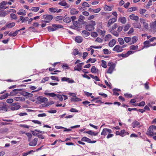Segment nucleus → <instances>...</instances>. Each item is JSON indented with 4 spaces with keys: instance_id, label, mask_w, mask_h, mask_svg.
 <instances>
[{
    "instance_id": "f257e3e1",
    "label": "nucleus",
    "mask_w": 156,
    "mask_h": 156,
    "mask_svg": "<svg viewBox=\"0 0 156 156\" xmlns=\"http://www.w3.org/2000/svg\"><path fill=\"white\" fill-rule=\"evenodd\" d=\"M96 22L94 21H90L85 26L86 29L88 31H91L94 29V26L96 25Z\"/></svg>"
},
{
    "instance_id": "f03ea898",
    "label": "nucleus",
    "mask_w": 156,
    "mask_h": 156,
    "mask_svg": "<svg viewBox=\"0 0 156 156\" xmlns=\"http://www.w3.org/2000/svg\"><path fill=\"white\" fill-rule=\"evenodd\" d=\"M52 27L49 26L48 27V29L49 31H53L56 30L57 29L60 28L62 27L61 25H57L56 24H53Z\"/></svg>"
},
{
    "instance_id": "7ed1b4c3",
    "label": "nucleus",
    "mask_w": 156,
    "mask_h": 156,
    "mask_svg": "<svg viewBox=\"0 0 156 156\" xmlns=\"http://www.w3.org/2000/svg\"><path fill=\"white\" fill-rule=\"evenodd\" d=\"M8 111V106L5 102L0 103V112H7Z\"/></svg>"
},
{
    "instance_id": "20e7f679",
    "label": "nucleus",
    "mask_w": 156,
    "mask_h": 156,
    "mask_svg": "<svg viewBox=\"0 0 156 156\" xmlns=\"http://www.w3.org/2000/svg\"><path fill=\"white\" fill-rule=\"evenodd\" d=\"M10 107V108L11 110L14 111L17 110L20 108V106L18 103H13L11 105Z\"/></svg>"
},
{
    "instance_id": "39448f33",
    "label": "nucleus",
    "mask_w": 156,
    "mask_h": 156,
    "mask_svg": "<svg viewBox=\"0 0 156 156\" xmlns=\"http://www.w3.org/2000/svg\"><path fill=\"white\" fill-rule=\"evenodd\" d=\"M73 29L77 30H79V29L82 27L81 24L79 22L77 21L73 22Z\"/></svg>"
},
{
    "instance_id": "423d86ee",
    "label": "nucleus",
    "mask_w": 156,
    "mask_h": 156,
    "mask_svg": "<svg viewBox=\"0 0 156 156\" xmlns=\"http://www.w3.org/2000/svg\"><path fill=\"white\" fill-rule=\"evenodd\" d=\"M43 19L45 20L42 21V22H44L45 23H48L51 20H52L53 18V16L52 15H44L43 16Z\"/></svg>"
},
{
    "instance_id": "0eeeda50",
    "label": "nucleus",
    "mask_w": 156,
    "mask_h": 156,
    "mask_svg": "<svg viewBox=\"0 0 156 156\" xmlns=\"http://www.w3.org/2000/svg\"><path fill=\"white\" fill-rule=\"evenodd\" d=\"M154 40H149L145 41L144 44L146 47H147L150 46H154L156 44V43H154L153 44H151V42L153 41Z\"/></svg>"
},
{
    "instance_id": "6e6552de",
    "label": "nucleus",
    "mask_w": 156,
    "mask_h": 156,
    "mask_svg": "<svg viewBox=\"0 0 156 156\" xmlns=\"http://www.w3.org/2000/svg\"><path fill=\"white\" fill-rule=\"evenodd\" d=\"M140 22L143 24L144 27L146 29H147L148 28V23L146 22L145 20L143 19H140Z\"/></svg>"
},
{
    "instance_id": "1a4fd4ad",
    "label": "nucleus",
    "mask_w": 156,
    "mask_h": 156,
    "mask_svg": "<svg viewBox=\"0 0 156 156\" xmlns=\"http://www.w3.org/2000/svg\"><path fill=\"white\" fill-rule=\"evenodd\" d=\"M117 20V19L116 18H113L112 19H110L109 20L108 23L107 24V26L109 27L112 24L115 23Z\"/></svg>"
},
{
    "instance_id": "9d476101",
    "label": "nucleus",
    "mask_w": 156,
    "mask_h": 156,
    "mask_svg": "<svg viewBox=\"0 0 156 156\" xmlns=\"http://www.w3.org/2000/svg\"><path fill=\"white\" fill-rule=\"evenodd\" d=\"M38 100L40 101L41 103L45 102L48 101V99L42 96H40L37 98Z\"/></svg>"
},
{
    "instance_id": "9b49d317",
    "label": "nucleus",
    "mask_w": 156,
    "mask_h": 156,
    "mask_svg": "<svg viewBox=\"0 0 156 156\" xmlns=\"http://www.w3.org/2000/svg\"><path fill=\"white\" fill-rule=\"evenodd\" d=\"M85 19L84 16L82 15H80L79 16V18L78 20V22L80 23L81 25L84 24L85 22L83 21V20Z\"/></svg>"
},
{
    "instance_id": "f8f14e48",
    "label": "nucleus",
    "mask_w": 156,
    "mask_h": 156,
    "mask_svg": "<svg viewBox=\"0 0 156 156\" xmlns=\"http://www.w3.org/2000/svg\"><path fill=\"white\" fill-rule=\"evenodd\" d=\"M154 131L152 129L150 130L149 127L146 133V134L150 136H152L154 135H156V133H154Z\"/></svg>"
},
{
    "instance_id": "ddd939ff",
    "label": "nucleus",
    "mask_w": 156,
    "mask_h": 156,
    "mask_svg": "<svg viewBox=\"0 0 156 156\" xmlns=\"http://www.w3.org/2000/svg\"><path fill=\"white\" fill-rule=\"evenodd\" d=\"M37 140L38 139L35 138L33 141L30 142L29 145L30 146H34L36 145Z\"/></svg>"
},
{
    "instance_id": "4468645a",
    "label": "nucleus",
    "mask_w": 156,
    "mask_h": 156,
    "mask_svg": "<svg viewBox=\"0 0 156 156\" xmlns=\"http://www.w3.org/2000/svg\"><path fill=\"white\" fill-rule=\"evenodd\" d=\"M58 4V5L62 6H66L65 8H68L69 7V5H68L65 1L63 0L62 1V2H59Z\"/></svg>"
},
{
    "instance_id": "2eb2a0df",
    "label": "nucleus",
    "mask_w": 156,
    "mask_h": 156,
    "mask_svg": "<svg viewBox=\"0 0 156 156\" xmlns=\"http://www.w3.org/2000/svg\"><path fill=\"white\" fill-rule=\"evenodd\" d=\"M79 12V11L76 10V9L74 8H72L70 11V13L71 15H76L78 14Z\"/></svg>"
},
{
    "instance_id": "dca6fc26",
    "label": "nucleus",
    "mask_w": 156,
    "mask_h": 156,
    "mask_svg": "<svg viewBox=\"0 0 156 156\" xmlns=\"http://www.w3.org/2000/svg\"><path fill=\"white\" fill-rule=\"evenodd\" d=\"M132 126L133 128H135L136 127H140L141 126L140 122L136 121H134L132 123Z\"/></svg>"
},
{
    "instance_id": "f3484780",
    "label": "nucleus",
    "mask_w": 156,
    "mask_h": 156,
    "mask_svg": "<svg viewBox=\"0 0 156 156\" xmlns=\"http://www.w3.org/2000/svg\"><path fill=\"white\" fill-rule=\"evenodd\" d=\"M61 80L62 81H67L69 83H72L74 82V81L73 80H70L69 78L64 77L62 78L61 79Z\"/></svg>"
},
{
    "instance_id": "a211bd4d",
    "label": "nucleus",
    "mask_w": 156,
    "mask_h": 156,
    "mask_svg": "<svg viewBox=\"0 0 156 156\" xmlns=\"http://www.w3.org/2000/svg\"><path fill=\"white\" fill-rule=\"evenodd\" d=\"M21 89H17L13 90L12 92L10 93V95H14L17 94L18 93V91H21L22 90Z\"/></svg>"
},
{
    "instance_id": "6ab92c4d",
    "label": "nucleus",
    "mask_w": 156,
    "mask_h": 156,
    "mask_svg": "<svg viewBox=\"0 0 156 156\" xmlns=\"http://www.w3.org/2000/svg\"><path fill=\"white\" fill-rule=\"evenodd\" d=\"M115 67V65H113L112 66H110L109 69H108V70L107 72V73H108L111 74L112 73L113 71L114 70Z\"/></svg>"
},
{
    "instance_id": "aec40b11",
    "label": "nucleus",
    "mask_w": 156,
    "mask_h": 156,
    "mask_svg": "<svg viewBox=\"0 0 156 156\" xmlns=\"http://www.w3.org/2000/svg\"><path fill=\"white\" fill-rule=\"evenodd\" d=\"M129 16L130 19L132 20L137 21L139 19L138 17V16H135L134 14L131 15Z\"/></svg>"
},
{
    "instance_id": "412c9836",
    "label": "nucleus",
    "mask_w": 156,
    "mask_h": 156,
    "mask_svg": "<svg viewBox=\"0 0 156 156\" xmlns=\"http://www.w3.org/2000/svg\"><path fill=\"white\" fill-rule=\"evenodd\" d=\"M134 27L135 28L140 29L141 26L140 23L136 22L133 24Z\"/></svg>"
},
{
    "instance_id": "4be33fe9",
    "label": "nucleus",
    "mask_w": 156,
    "mask_h": 156,
    "mask_svg": "<svg viewBox=\"0 0 156 156\" xmlns=\"http://www.w3.org/2000/svg\"><path fill=\"white\" fill-rule=\"evenodd\" d=\"M22 95L25 96H28L30 97H31L33 96L32 94L25 91L22 92Z\"/></svg>"
},
{
    "instance_id": "5701e85b",
    "label": "nucleus",
    "mask_w": 156,
    "mask_h": 156,
    "mask_svg": "<svg viewBox=\"0 0 156 156\" xmlns=\"http://www.w3.org/2000/svg\"><path fill=\"white\" fill-rule=\"evenodd\" d=\"M74 69L75 70H77L78 71H80L82 69V65L80 64H77L76 66H75Z\"/></svg>"
},
{
    "instance_id": "b1692460",
    "label": "nucleus",
    "mask_w": 156,
    "mask_h": 156,
    "mask_svg": "<svg viewBox=\"0 0 156 156\" xmlns=\"http://www.w3.org/2000/svg\"><path fill=\"white\" fill-rule=\"evenodd\" d=\"M29 19V18L28 17H24L22 16H20V20L21 21H22V23L26 22Z\"/></svg>"
},
{
    "instance_id": "393cba45",
    "label": "nucleus",
    "mask_w": 156,
    "mask_h": 156,
    "mask_svg": "<svg viewBox=\"0 0 156 156\" xmlns=\"http://www.w3.org/2000/svg\"><path fill=\"white\" fill-rule=\"evenodd\" d=\"M79 54L80 56L81 55V53H79V50H78L76 48L75 49L73 52V55H78Z\"/></svg>"
},
{
    "instance_id": "a878e982",
    "label": "nucleus",
    "mask_w": 156,
    "mask_h": 156,
    "mask_svg": "<svg viewBox=\"0 0 156 156\" xmlns=\"http://www.w3.org/2000/svg\"><path fill=\"white\" fill-rule=\"evenodd\" d=\"M81 140L83 141H86L89 143L91 141V140L86 137H83L81 139Z\"/></svg>"
},
{
    "instance_id": "bb28decb",
    "label": "nucleus",
    "mask_w": 156,
    "mask_h": 156,
    "mask_svg": "<svg viewBox=\"0 0 156 156\" xmlns=\"http://www.w3.org/2000/svg\"><path fill=\"white\" fill-rule=\"evenodd\" d=\"M15 23L12 22L9 23L8 24H7L6 25V27L8 28H11L12 27L15 26Z\"/></svg>"
},
{
    "instance_id": "cd10ccee",
    "label": "nucleus",
    "mask_w": 156,
    "mask_h": 156,
    "mask_svg": "<svg viewBox=\"0 0 156 156\" xmlns=\"http://www.w3.org/2000/svg\"><path fill=\"white\" fill-rule=\"evenodd\" d=\"M120 46L119 45H116L115 46V47L113 48V51H117V52H121V50L120 49Z\"/></svg>"
},
{
    "instance_id": "c85d7f7f",
    "label": "nucleus",
    "mask_w": 156,
    "mask_h": 156,
    "mask_svg": "<svg viewBox=\"0 0 156 156\" xmlns=\"http://www.w3.org/2000/svg\"><path fill=\"white\" fill-rule=\"evenodd\" d=\"M75 98H72L71 99V101H81V99L80 98H78L76 96V97H74Z\"/></svg>"
},
{
    "instance_id": "c756f323",
    "label": "nucleus",
    "mask_w": 156,
    "mask_h": 156,
    "mask_svg": "<svg viewBox=\"0 0 156 156\" xmlns=\"http://www.w3.org/2000/svg\"><path fill=\"white\" fill-rule=\"evenodd\" d=\"M115 40H112L110 41L109 43V45L111 47H112L115 44Z\"/></svg>"
},
{
    "instance_id": "7c9ffc66",
    "label": "nucleus",
    "mask_w": 156,
    "mask_h": 156,
    "mask_svg": "<svg viewBox=\"0 0 156 156\" xmlns=\"http://www.w3.org/2000/svg\"><path fill=\"white\" fill-rule=\"evenodd\" d=\"M150 27L152 28H156V20L152 22L150 24Z\"/></svg>"
},
{
    "instance_id": "2f4dec72",
    "label": "nucleus",
    "mask_w": 156,
    "mask_h": 156,
    "mask_svg": "<svg viewBox=\"0 0 156 156\" xmlns=\"http://www.w3.org/2000/svg\"><path fill=\"white\" fill-rule=\"evenodd\" d=\"M141 36L142 37H143V38H144L145 39L146 38H147V39H149L151 37V36L148 35L147 34H143L141 35Z\"/></svg>"
},
{
    "instance_id": "473e14b6",
    "label": "nucleus",
    "mask_w": 156,
    "mask_h": 156,
    "mask_svg": "<svg viewBox=\"0 0 156 156\" xmlns=\"http://www.w3.org/2000/svg\"><path fill=\"white\" fill-rule=\"evenodd\" d=\"M71 18L69 17H67L63 19V21L66 23H70L71 21Z\"/></svg>"
},
{
    "instance_id": "72a5a7b5",
    "label": "nucleus",
    "mask_w": 156,
    "mask_h": 156,
    "mask_svg": "<svg viewBox=\"0 0 156 156\" xmlns=\"http://www.w3.org/2000/svg\"><path fill=\"white\" fill-rule=\"evenodd\" d=\"M20 31V30H17L15 32H11L9 35H11L12 36H15L18 33V32Z\"/></svg>"
},
{
    "instance_id": "f704fd0d",
    "label": "nucleus",
    "mask_w": 156,
    "mask_h": 156,
    "mask_svg": "<svg viewBox=\"0 0 156 156\" xmlns=\"http://www.w3.org/2000/svg\"><path fill=\"white\" fill-rule=\"evenodd\" d=\"M17 13L18 15L23 16H25L26 15L25 11L24 10H21L20 11L17 12Z\"/></svg>"
},
{
    "instance_id": "c9c22d12",
    "label": "nucleus",
    "mask_w": 156,
    "mask_h": 156,
    "mask_svg": "<svg viewBox=\"0 0 156 156\" xmlns=\"http://www.w3.org/2000/svg\"><path fill=\"white\" fill-rule=\"evenodd\" d=\"M90 34V33L86 30H83L82 31V34L85 37H87Z\"/></svg>"
},
{
    "instance_id": "e433bc0d",
    "label": "nucleus",
    "mask_w": 156,
    "mask_h": 156,
    "mask_svg": "<svg viewBox=\"0 0 156 156\" xmlns=\"http://www.w3.org/2000/svg\"><path fill=\"white\" fill-rule=\"evenodd\" d=\"M46 95H48L51 97H54L56 96V95L54 93H44Z\"/></svg>"
},
{
    "instance_id": "4c0bfd02",
    "label": "nucleus",
    "mask_w": 156,
    "mask_h": 156,
    "mask_svg": "<svg viewBox=\"0 0 156 156\" xmlns=\"http://www.w3.org/2000/svg\"><path fill=\"white\" fill-rule=\"evenodd\" d=\"M58 9L53 8H51L49 9V10L51 12H57Z\"/></svg>"
},
{
    "instance_id": "58836bf2",
    "label": "nucleus",
    "mask_w": 156,
    "mask_h": 156,
    "mask_svg": "<svg viewBox=\"0 0 156 156\" xmlns=\"http://www.w3.org/2000/svg\"><path fill=\"white\" fill-rule=\"evenodd\" d=\"M102 63H101V66L102 67L104 68H106L107 67L106 65V62L104 60H101Z\"/></svg>"
},
{
    "instance_id": "ea45409f",
    "label": "nucleus",
    "mask_w": 156,
    "mask_h": 156,
    "mask_svg": "<svg viewBox=\"0 0 156 156\" xmlns=\"http://www.w3.org/2000/svg\"><path fill=\"white\" fill-rule=\"evenodd\" d=\"M105 11H111L112 10L111 7L106 5H105Z\"/></svg>"
},
{
    "instance_id": "a19ab883",
    "label": "nucleus",
    "mask_w": 156,
    "mask_h": 156,
    "mask_svg": "<svg viewBox=\"0 0 156 156\" xmlns=\"http://www.w3.org/2000/svg\"><path fill=\"white\" fill-rule=\"evenodd\" d=\"M90 76L92 78L95 79L96 81H99L100 80V79L97 76H94L93 75L91 74L90 75Z\"/></svg>"
},
{
    "instance_id": "79ce46f5",
    "label": "nucleus",
    "mask_w": 156,
    "mask_h": 156,
    "mask_svg": "<svg viewBox=\"0 0 156 156\" xmlns=\"http://www.w3.org/2000/svg\"><path fill=\"white\" fill-rule=\"evenodd\" d=\"M9 96V94L8 93H6L5 94L1 96L0 97V100H3L6 98H7Z\"/></svg>"
},
{
    "instance_id": "37998d69",
    "label": "nucleus",
    "mask_w": 156,
    "mask_h": 156,
    "mask_svg": "<svg viewBox=\"0 0 156 156\" xmlns=\"http://www.w3.org/2000/svg\"><path fill=\"white\" fill-rule=\"evenodd\" d=\"M96 61V60L95 58L92 59L91 58H89L87 61V63H88L90 62H91L92 63L95 62Z\"/></svg>"
},
{
    "instance_id": "c03bdc74",
    "label": "nucleus",
    "mask_w": 156,
    "mask_h": 156,
    "mask_svg": "<svg viewBox=\"0 0 156 156\" xmlns=\"http://www.w3.org/2000/svg\"><path fill=\"white\" fill-rule=\"evenodd\" d=\"M39 9V7H33L31 9V10L32 11H34L35 12H37L38 11Z\"/></svg>"
},
{
    "instance_id": "a18cd8bd",
    "label": "nucleus",
    "mask_w": 156,
    "mask_h": 156,
    "mask_svg": "<svg viewBox=\"0 0 156 156\" xmlns=\"http://www.w3.org/2000/svg\"><path fill=\"white\" fill-rule=\"evenodd\" d=\"M147 10L145 9H141L140 10V14H143L145 13Z\"/></svg>"
},
{
    "instance_id": "49530a36",
    "label": "nucleus",
    "mask_w": 156,
    "mask_h": 156,
    "mask_svg": "<svg viewBox=\"0 0 156 156\" xmlns=\"http://www.w3.org/2000/svg\"><path fill=\"white\" fill-rule=\"evenodd\" d=\"M136 10V7H133L129 8L128 9V11L129 12H131L132 11H135Z\"/></svg>"
},
{
    "instance_id": "de8ad7c7",
    "label": "nucleus",
    "mask_w": 156,
    "mask_h": 156,
    "mask_svg": "<svg viewBox=\"0 0 156 156\" xmlns=\"http://www.w3.org/2000/svg\"><path fill=\"white\" fill-rule=\"evenodd\" d=\"M49 79V77H46L44 78L41 80V82L42 83H44L45 81H48Z\"/></svg>"
},
{
    "instance_id": "09e8293b",
    "label": "nucleus",
    "mask_w": 156,
    "mask_h": 156,
    "mask_svg": "<svg viewBox=\"0 0 156 156\" xmlns=\"http://www.w3.org/2000/svg\"><path fill=\"white\" fill-rule=\"evenodd\" d=\"M130 26L129 24H127L126 25L125 27L124 28V30L125 31H126L128 30L129 29L130 27Z\"/></svg>"
},
{
    "instance_id": "8fccbe9b",
    "label": "nucleus",
    "mask_w": 156,
    "mask_h": 156,
    "mask_svg": "<svg viewBox=\"0 0 156 156\" xmlns=\"http://www.w3.org/2000/svg\"><path fill=\"white\" fill-rule=\"evenodd\" d=\"M120 22L122 24H124L126 22V19L125 17H123L121 18Z\"/></svg>"
},
{
    "instance_id": "3c124183",
    "label": "nucleus",
    "mask_w": 156,
    "mask_h": 156,
    "mask_svg": "<svg viewBox=\"0 0 156 156\" xmlns=\"http://www.w3.org/2000/svg\"><path fill=\"white\" fill-rule=\"evenodd\" d=\"M91 71L93 73H96V71L95 66H93L92 67Z\"/></svg>"
},
{
    "instance_id": "603ef678",
    "label": "nucleus",
    "mask_w": 156,
    "mask_h": 156,
    "mask_svg": "<svg viewBox=\"0 0 156 156\" xmlns=\"http://www.w3.org/2000/svg\"><path fill=\"white\" fill-rule=\"evenodd\" d=\"M106 132H107L106 128L104 129L101 133V134L102 135L105 136L107 134Z\"/></svg>"
},
{
    "instance_id": "864d4df0",
    "label": "nucleus",
    "mask_w": 156,
    "mask_h": 156,
    "mask_svg": "<svg viewBox=\"0 0 156 156\" xmlns=\"http://www.w3.org/2000/svg\"><path fill=\"white\" fill-rule=\"evenodd\" d=\"M152 4V0H149V2H148L147 4L146 5V8L147 9H149V6L151 5Z\"/></svg>"
},
{
    "instance_id": "5fc2aeb1",
    "label": "nucleus",
    "mask_w": 156,
    "mask_h": 156,
    "mask_svg": "<svg viewBox=\"0 0 156 156\" xmlns=\"http://www.w3.org/2000/svg\"><path fill=\"white\" fill-rule=\"evenodd\" d=\"M10 16L13 19L16 20L17 19V16L14 14L11 13L10 14Z\"/></svg>"
},
{
    "instance_id": "6e6d98bb",
    "label": "nucleus",
    "mask_w": 156,
    "mask_h": 156,
    "mask_svg": "<svg viewBox=\"0 0 156 156\" xmlns=\"http://www.w3.org/2000/svg\"><path fill=\"white\" fill-rule=\"evenodd\" d=\"M103 51H104V54H109L110 53V52L108 49H103Z\"/></svg>"
},
{
    "instance_id": "4d7b16f0",
    "label": "nucleus",
    "mask_w": 156,
    "mask_h": 156,
    "mask_svg": "<svg viewBox=\"0 0 156 156\" xmlns=\"http://www.w3.org/2000/svg\"><path fill=\"white\" fill-rule=\"evenodd\" d=\"M91 35L93 37H95L98 36V34L96 32H92L91 33Z\"/></svg>"
},
{
    "instance_id": "13d9d810",
    "label": "nucleus",
    "mask_w": 156,
    "mask_h": 156,
    "mask_svg": "<svg viewBox=\"0 0 156 156\" xmlns=\"http://www.w3.org/2000/svg\"><path fill=\"white\" fill-rule=\"evenodd\" d=\"M82 6L87 7H88L90 6V5L87 2H84L82 4Z\"/></svg>"
},
{
    "instance_id": "bf43d9fd",
    "label": "nucleus",
    "mask_w": 156,
    "mask_h": 156,
    "mask_svg": "<svg viewBox=\"0 0 156 156\" xmlns=\"http://www.w3.org/2000/svg\"><path fill=\"white\" fill-rule=\"evenodd\" d=\"M112 34L118 37L119 36V34H118V32L115 31H113L112 32Z\"/></svg>"
},
{
    "instance_id": "052dcab7",
    "label": "nucleus",
    "mask_w": 156,
    "mask_h": 156,
    "mask_svg": "<svg viewBox=\"0 0 156 156\" xmlns=\"http://www.w3.org/2000/svg\"><path fill=\"white\" fill-rule=\"evenodd\" d=\"M7 2H6L4 1L0 3V7H5L4 5H6L7 4Z\"/></svg>"
},
{
    "instance_id": "680f3d73",
    "label": "nucleus",
    "mask_w": 156,
    "mask_h": 156,
    "mask_svg": "<svg viewBox=\"0 0 156 156\" xmlns=\"http://www.w3.org/2000/svg\"><path fill=\"white\" fill-rule=\"evenodd\" d=\"M51 78L52 80H56L58 81H59L58 78L57 77L52 76H51Z\"/></svg>"
},
{
    "instance_id": "e2e57ef3",
    "label": "nucleus",
    "mask_w": 156,
    "mask_h": 156,
    "mask_svg": "<svg viewBox=\"0 0 156 156\" xmlns=\"http://www.w3.org/2000/svg\"><path fill=\"white\" fill-rule=\"evenodd\" d=\"M13 101V100L12 99H8L6 100V102L8 103H12Z\"/></svg>"
},
{
    "instance_id": "0e129e2a",
    "label": "nucleus",
    "mask_w": 156,
    "mask_h": 156,
    "mask_svg": "<svg viewBox=\"0 0 156 156\" xmlns=\"http://www.w3.org/2000/svg\"><path fill=\"white\" fill-rule=\"evenodd\" d=\"M14 99L17 101H22V98L20 97H16L14 98Z\"/></svg>"
},
{
    "instance_id": "69168bd1",
    "label": "nucleus",
    "mask_w": 156,
    "mask_h": 156,
    "mask_svg": "<svg viewBox=\"0 0 156 156\" xmlns=\"http://www.w3.org/2000/svg\"><path fill=\"white\" fill-rule=\"evenodd\" d=\"M32 121L34 123L37 124L39 125H41V122L38 120H32Z\"/></svg>"
},
{
    "instance_id": "338daca9",
    "label": "nucleus",
    "mask_w": 156,
    "mask_h": 156,
    "mask_svg": "<svg viewBox=\"0 0 156 156\" xmlns=\"http://www.w3.org/2000/svg\"><path fill=\"white\" fill-rule=\"evenodd\" d=\"M57 97L58 98V99L60 101H62V100H63V98L62 96L61 95L58 94L57 95Z\"/></svg>"
},
{
    "instance_id": "774afa93",
    "label": "nucleus",
    "mask_w": 156,
    "mask_h": 156,
    "mask_svg": "<svg viewBox=\"0 0 156 156\" xmlns=\"http://www.w3.org/2000/svg\"><path fill=\"white\" fill-rule=\"evenodd\" d=\"M150 129H152L153 130H156V126L154 125H152L151 126H150Z\"/></svg>"
}]
</instances>
